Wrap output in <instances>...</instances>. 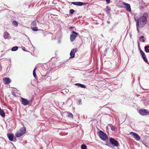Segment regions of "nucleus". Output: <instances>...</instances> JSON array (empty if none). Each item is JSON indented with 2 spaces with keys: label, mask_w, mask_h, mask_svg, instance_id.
Masks as SVG:
<instances>
[{
  "label": "nucleus",
  "mask_w": 149,
  "mask_h": 149,
  "mask_svg": "<svg viewBox=\"0 0 149 149\" xmlns=\"http://www.w3.org/2000/svg\"><path fill=\"white\" fill-rule=\"evenodd\" d=\"M148 15L147 12H144L143 15L139 17H134V20L136 23V30L138 33L140 32L139 29L143 28L146 24Z\"/></svg>",
  "instance_id": "f257e3e1"
},
{
  "label": "nucleus",
  "mask_w": 149,
  "mask_h": 149,
  "mask_svg": "<svg viewBox=\"0 0 149 149\" xmlns=\"http://www.w3.org/2000/svg\"><path fill=\"white\" fill-rule=\"evenodd\" d=\"M109 142H107L106 143L104 144L105 145L113 149L114 148L115 146L118 147L120 145L118 141L112 137H110L109 139Z\"/></svg>",
  "instance_id": "f03ea898"
},
{
  "label": "nucleus",
  "mask_w": 149,
  "mask_h": 149,
  "mask_svg": "<svg viewBox=\"0 0 149 149\" xmlns=\"http://www.w3.org/2000/svg\"><path fill=\"white\" fill-rule=\"evenodd\" d=\"M98 132L97 134L98 135L102 141L108 142L109 138L107 134L102 131L98 129Z\"/></svg>",
  "instance_id": "7ed1b4c3"
},
{
  "label": "nucleus",
  "mask_w": 149,
  "mask_h": 149,
  "mask_svg": "<svg viewBox=\"0 0 149 149\" xmlns=\"http://www.w3.org/2000/svg\"><path fill=\"white\" fill-rule=\"evenodd\" d=\"M138 112L141 116H148L149 117V110H148L142 108L138 110Z\"/></svg>",
  "instance_id": "20e7f679"
},
{
  "label": "nucleus",
  "mask_w": 149,
  "mask_h": 149,
  "mask_svg": "<svg viewBox=\"0 0 149 149\" xmlns=\"http://www.w3.org/2000/svg\"><path fill=\"white\" fill-rule=\"evenodd\" d=\"M78 34V33L74 31H72L70 35V41L71 42H73L75 40Z\"/></svg>",
  "instance_id": "39448f33"
},
{
  "label": "nucleus",
  "mask_w": 149,
  "mask_h": 149,
  "mask_svg": "<svg viewBox=\"0 0 149 149\" xmlns=\"http://www.w3.org/2000/svg\"><path fill=\"white\" fill-rule=\"evenodd\" d=\"M71 4H73L75 6H82L88 4V3H86L84 2H81L80 1L78 2H70Z\"/></svg>",
  "instance_id": "423d86ee"
},
{
  "label": "nucleus",
  "mask_w": 149,
  "mask_h": 149,
  "mask_svg": "<svg viewBox=\"0 0 149 149\" xmlns=\"http://www.w3.org/2000/svg\"><path fill=\"white\" fill-rule=\"evenodd\" d=\"M138 46L139 50V51L140 54H141L142 58L143 59L146 57V56L144 52L141 50L140 47V44L139 42L138 41H137Z\"/></svg>",
  "instance_id": "0eeeda50"
},
{
  "label": "nucleus",
  "mask_w": 149,
  "mask_h": 149,
  "mask_svg": "<svg viewBox=\"0 0 149 149\" xmlns=\"http://www.w3.org/2000/svg\"><path fill=\"white\" fill-rule=\"evenodd\" d=\"M122 97L123 98V100L122 101V102L123 104L127 105L129 104L130 100H131V98H127L125 96Z\"/></svg>",
  "instance_id": "6e6552de"
},
{
  "label": "nucleus",
  "mask_w": 149,
  "mask_h": 149,
  "mask_svg": "<svg viewBox=\"0 0 149 149\" xmlns=\"http://www.w3.org/2000/svg\"><path fill=\"white\" fill-rule=\"evenodd\" d=\"M122 4L125 6V9L128 12H131V8L130 5L129 4L127 3L124 2H122Z\"/></svg>",
  "instance_id": "1a4fd4ad"
},
{
  "label": "nucleus",
  "mask_w": 149,
  "mask_h": 149,
  "mask_svg": "<svg viewBox=\"0 0 149 149\" xmlns=\"http://www.w3.org/2000/svg\"><path fill=\"white\" fill-rule=\"evenodd\" d=\"M136 141L140 140L141 137L136 133L133 132H130V134Z\"/></svg>",
  "instance_id": "9d476101"
},
{
  "label": "nucleus",
  "mask_w": 149,
  "mask_h": 149,
  "mask_svg": "<svg viewBox=\"0 0 149 149\" xmlns=\"http://www.w3.org/2000/svg\"><path fill=\"white\" fill-rule=\"evenodd\" d=\"M78 51V49L77 48H74L72 49L70 53V58H73L75 56V54Z\"/></svg>",
  "instance_id": "9b49d317"
},
{
  "label": "nucleus",
  "mask_w": 149,
  "mask_h": 149,
  "mask_svg": "<svg viewBox=\"0 0 149 149\" xmlns=\"http://www.w3.org/2000/svg\"><path fill=\"white\" fill-rule=\"evenodd\" d=\"M21 101L22 104L25 106L29 104V102L27 99H25L22 97H21Z\"/></svg>",
  "instance_id": "f8f14e48"
},
{
  "label": "nucleus",
  "mask_w": 149,
  "mask_h": 149,
  "mask_svg": "<svg viewBox=\"0 0 149 149\" xmlns=\"http://www.w3.org/2000/svg\"><path fill=\"white\" fill-rule=\"evenodd\" d=\"M7 136L10 141H13V138L14 137V134L12 133H8Z\"/></svg>",
  "instance_id": "ddd939ff"
},
{
  "label": "nucleus",
  "mask_w": 149,
  "mask_h": 149,
  "mask_svg": "<svg viewBox=\"0 0 149 149\" xmlns=\"http://www.w3.org/2000/svg\"><path fill=\"white\" fill-rule=\"evenodd\" d=\"M3 81L5 84H8L11 81L10 79L8 77H4L3 78Z\"/></svg>",
  "instance_id": "4468645a"
},
{
  "label": "nucleus",
  "mask_w": 149,
  "mask_h": 149,
  "mask_svg": "<svg viewBox=\"0 0 149 149\" xmlns=\"http://www.w3.org/2000/svg\"><path fill=\"white\" fill-rule=\"evenodd\" d=\"M3 37L5 39H9L11 38L9 34L7 32H5L3 34Z\"/></svg>",
  "instance_id": "2eb2a0df"
},
{
  "label": "nucleus",
  "mask_w": 149,
  "mask_h": 149,
  "mask_svg": "<svg viewBox=\"0 0 149 149\" xmlns=\"http://www.w3.org/2000/svg\"><path fill=\"white\" fill-rule=\"evenodd\" d=\"M74 85L78 86V87H80L82 88H86V85H84L79 83H77L74 84Z\"/></svg>",
  "instance_id": "dca6fc26"
},
{
  "label": "nucleus",
  "mask_w": 149,
  "mask_h": 149,
  "mask_svg": "<svg viewBox=\"0 0 149 149\" xmlns=\"http://www.w3.org/2000/svg\"><path fill=\"white\" fill-rule=\"evenodd\" d=\"M104 10L107 14H109L110 12L111 9L108 6H107L106 8L104 9Z\"/></svg>",
  "instance_id": "f3484780"
},
{
  "label": "nucleus",
  "mask_w": 149,
  "mask_h": 149,
  "mask_svg": "<svg viewBox=\"0 0 149 149\" xmlns=\"http://www.w3.org/2000/svg\"><path fill=\"white\" fill-rule=\"evenodd\" d=\"M66 113H67V117L73 119V114L71 113L68 112L66 111Z\"/></svg>",
  "instance_id": "a211bd4d"
},
{
  "label": "nucleus",
  "mask_w": 149,
  "mask_h": 149,
  "mask_svg": "<svg viewBox=\"0 0 149 149\" xmlns=\"http://www.w3.org/2000/svg\"><path fill=\"white\" fill-rule=\"evenodd\" d=\"M144 49L146 53H149V44L146 45L144 46Z\"/></svg>",
  "instance_id": "6ab92c4d"
},
{
  "label": "nucleus",
  "mask_w": 149,
  "mask_h": 149,
  "mask_svg": "<svg viewBox=\"0 0 149 149\" xmlns=\"http://www.w3.org/2000/svg\"><path fill=\"white\" fill-rule=\"evenodd\" d=\"M109 125L110 126L111 130L113 131L117 130V128L111 124H109Z\"/></svg>",
  "instance_id": "aec40b11"
},
{
  "label": "nucleus",
  "mask_w": 149,
  "mask_h": 149,
  "mask_svg": "<svg viewBox=\"0 0 149 149\" xmlns=\"http://www.w3.org/2000/svg\"><path fill=\"white\" fill-rule=\"evenodd\" d=\"M26 131V128L25 127H22L19 130V131L23 134H24Z\"/></svg>",
  "instance_id": "412c9836"
},
{
  "label": "nucleus",
  "mask_w": 149,
  "mask_h": 149,
  "mask_svg": "<svg viewBox=\"0 0 149 149\" xmlns=\"http://www.w3.org/2000/svg\"><path fill=\"white\" fill-rule=\"evenodd\" d=\"M23 134L19 131H17L15 134V136L17 137H19L23 135Z\"/></svg>",
  "instance_id": "4be33fe9"
},
{
  "label": "nucleus",
  "mask_w": 149,
  "mask_h": 149,
  "mask_svg": "<svg viewBox=\"0 0 149 149\" xmlns=\"http://www.w3.org/2000/svg\"><path fill=\"white\" fill-rule=\"evenodd\" d=\"M0 115L2 117H4L5 116V113L4 111L1 109H0Z\"/></svg>",
  "instance_id": "5701e85b"
},
{
  "label": "nucleus",
  "mask_w": 149,
  "mask_h": 149,
  "mask_svg": "<svg viewBox=\"0 0 149 149\" xmlns=\"http://www.w3.org/2000/svg\"><path fill=\"white\" fill-rule=\"evenodd\" d=\"M32 26L36 27L37 25V23L36 20H34L31 23Z\"/></svg>",
  "instance_id": "b1692460"
},
{
  "label": "nucleus",
  "mask_w": 149,
  "mask_h": 149,
  "mask_svg": "<svg viewBox=\"0 0 149 149\" xmlns=\"http://www.w3.org/2000/svg\"><path fill=\"white\" fill-rule=\"evenodd\" d=\"M81 149H87V146L85 144H82L81 146Z\"/></svg>",
  "instance_id": "393cba45"
},
{
  "label": "nucleus",
  "mask_w": 149,
  "mask_h": 149,
  "mask_svg": "<svg viewBox=\"0 0 149 149\" xmlns=\"http://www.w3.org/2000/svg\"><path fill=\"white\" fill-rule=\"evenodd\" d=\"M18 49V47L17 46H15L13 47L11 49V50L12 51H17Z\"/></svg>",
  "instance_id": "a878e982"
},
{
  "label": "nucleus",
  "mask_w": 149,
  "mask_h": 149,
  "mask_svg": "<svg viewBox=\"0 0 149 149\" xmlns=\"http://www.w3.org/2000/svg\"><path fill=\"white\" fill-rule=\"evenodd\" d=\"M108 49H109L108 48H107L105 49V50L104 51V52L103 57L104 56H106V55L107 54V51L108 50Z\"/></svg>",
  "instance_id": "bb28decb"
},
{
  "label": "nucleus",
  "mask_w": 149,
  "mask_h": 149,
  "mask_svg": "<svg viewBox=\"0 0 149 149\" xmlns=\"http://www.w3.org/2000/svg\"><path fill=\"white\" fill-rule=\"evenodd\" d=\"M12 24L13 26L16 27L18 26V23L16 21H13L12 22Z\"/></svg>",
  "instance_id": "cd10ccee"
},
{
  "label": "nucleus",
  "mask_w": 149,
  "mask_h": 149,
  "mask_svg": "<svg viewBox=\"0 0 149 149\" xmlns=\"http://www.w3.org/2000/svg\"><path fill=\"white\" fill-rule=\"evenodd\" d=\"M75 12V11L73 9H71L69 10V13L71 15L73 14Z\"/></svg>",
  "instance_id": "c85d7f7f"
},
{
  "label": "nucleus",
  "mask_w": 149,
  "mask_h": 149,
  "mask_svg": "<svg viewBox=\"0 0 149 149\" xmlns=\"http://www.w3.org/2000/svg\"><path fill=\"white\" fill-rule=\"evenodd\" d=\"M31 29L33 31H37L38 30V27L36 26H33L31 28Z\"/></svg>",
  "instance_id": "c756f323"
},
{
  "label": "nucleus",
  "mask_w": 149,
  "mask_h": 149,
  "mask_svg": "<svg viewBox=\"0 0 149 149\" xmlns=\"http://www.w3.org/2000/svg\"><path fill=\"white\" fill-rule=\"evenodd\" d=\"M143 60L144 62H145L147 64H148L149 65V62H148L147 60V59L146 58V57L144 59H143Z\"/></svg>",
  "instance_id": "7c9ffc66"
},
{
  "label": "nucleus",
  "mask_w": 149,
  "mask_h": 149,
  "mask_svg": "<svg viewBox=\"0 0 149 149\" xmlns=\"http://www.w3.org/2000/svg\"><path fill=\"white\" fill-rule=\"evenodd\" d=\"M36 68H35L33 71V75L34 77H36V73L35 71H36Z\"/></svg>",
  "instance_id": "2f4dec72"
},
{
  "label": "nucleus",
  "mask_w": 149,
  "mask_h": 149,
  "mask_svg": "<svg viewBox=\"0 0 149 149\" xmlns=\"http://www.w3.org/2000/svg\"><path fill=\"white\" fill-rule=\"evenodd\" d=\"M77 102L79 104H81V99H79V100H77Z\"/></svg>",
  "instance_id": "473e14b6"
},
{
  "label": "nucleus",
  "mask_w": 149,
  "mask_h": 149,
  "mask_svg": "<svg viewBox=\"0 0 149 149\" xmlns=\"http://www.w3.org/2000/svg\"><path fill=\"white\" fill-rule=\"evenodd\" d=\"M75 28L73 26H70L69 27V29L71 30L72 29H74Z\"/></svg>",
  "instance_id": "72a5a7b5"
},
{
  "label": "nucleus",
  "mask_w": 149,
  "mask_h": 149,
  "mask_svg": "<svg viewBox=\"0 0 149 149\" xmlns=\"http://www.w3.org/2000/svg\"><path fill=\"white\" fill-rule=\"evenodd\" d=\"M139 40L141 42H145L146 40L144 39H141L140 40Z\"/></svg>",
  "instance_id": "f704fd0d"
},
{
  "label": "nucleus",
  "mask_w": 149,
  "mask_h": 149,
  "mask_svg": "<svg viewBox=\"0 0 149 149\" xmlns=\"http://www.w3.org/2000/svg\"><path fill=\"white\" fill-rule=\"evenodd\" d=\"M144 38V36H143L142 35V36H141L139 37V40H140V39H141L142 38Z\"/></svg>",
  "instance_id": "c9c22d12"
},
{
  "label": "nucleus",
  "mask_w": 149,
  "mask_h": 149,
  "mask_svg": "<svg viewBox=\"0 0 149 149\" xmlns=\"http://www.w3.org/2000/svg\"><path fill=\"white\" fill-rule=\"evenodd\" d=\"M106 3L107 4L110 3L111 0H105Z\"/></svg>",
  "instance_id": "e433bc0d"
},
{
  "label": "nucleus",
  "mask_w": 149,
  "mask_h": 149,
  "mask_svg": "<svg viewBox=\"0 0 149 149\" xmlns=\"http://www.w3.org/2000/svg\"><path fill=\"white\" fill-rule=\"evenodd\" d=\"M142 143L145 146H147L148 147V146L147 145V143H145V142H144L143 141H142Z\"/></svg>",
  "instance_id": "4c0bfd02"
},
{
  "label": "nucleus",
  "mask_w": 149,
  "mask_h": 149,
  "mask_svg": "<svg viewBox=\"0 0 149 149\" xmlns=\"http://www.w3.org/2000/svg\"><path fill=\"white\" fill-rule=\"evenodd\" d=\"M22 49L24 51H26V48L24 47H23L22 48Z\"/></svg>",
  "instance_id": "58836bf2"
},
{
  "label": "nucleus",
  "mask_w": 149,
  "mask_h": 149,
  "mask_svg": "<svg viewBox=\"0 0 149 149\" xmlns=\"http://www.w3.org/2000/svg\"><path fill=\"white\" fill-rule=\"evenodd\" d=\"M109 79H110L109 78H105L104 80H105L106 81H108L109 80Z\"/></svg>",
  "instance_id": "ea45409f"
},
{
  "label": "nucleus",
  "mask_w": 149,
  "mask_h": 149,
  "mask_svg": "<svg viewBox=\"0 0 149 149\" xmlns=\"http://www.w3.org/2000/svg\"><path fill=\"white\" fill-rule=\"evenodd\" d=\"M107 23L108 24H110V22L109 21L107 20Z\"/></svg>",
  "instance_id": "a19ab883"
},
{
  "label": "nucleus",
  "mask_w": 149,
  "mask_h": 149,
  "mask_svg": "<svg viewBox=\"0 0 149 149\" xmlns=\"http://www.w3.org/2000/svg\"><path fill=\"white\" fill-rule=\"evenodd\" d=\"M69 90L68 89H66V93H68L69 92Z\"/></svg>",
  "instance_id": "79ce46f5"
},
{
  "label": "nucleus",
  "mask_w": 149,
  "mask_h": 149,
  "mask_svg": "<svg viewBox=\"0 0 149 149\" xmlns=\"http://www.w3.org/2000/svg\"><path fill=\"white\" fill-rule=\"evenodd\" d=\"M12 95H13L14 96H15V95L14 94V93L13 92H12Z\"/></svg>",
  "instance_id": "37998d69"
},
{
  "label": "nucleus",
  "mask_w": 149,
  "mask_h": 149,
  "mask_svg": "<svg viewBox=\"0 0 149 149\" xmlns=\"http://www.w3.org/2000/svg\"><path fill=\"white\" fill-rule=\"evenodd\" d=\"M114 28V27L113 26L112 28H111V31H112V30Z\"/></svg>",
  "instance_id": "c03bdc74"
},
{
  "label": "nucleus",
  "mask_w": 149,
  "mask_h": 149,
  "mask_svg": "<svg viewBox=\"0 0 149 149\" xmlns=\"http://www.w3.org/2000/svg\"><path fill=\"white\" fill-rule=\"evenodd\" d=\"M134 81H135V79H134V77L133 78L132 82L133 83H134Z\"/></svg>",
  "instance_id": "a18cd8bd"
},
{
  "label": "nucleus",
  "mask_w": 149,
  "mask_h": 149,
  "mask_svg": "<svg viewBox=\"0 0 149 149\" xmlns=\"http://www.w3.org/2000/svg\"><path fill=\"white\" fill-rule=\"evenodd\" d=\"M140 79V77H138V80H139Z\"/></svg>",
  "instance_id": "49530a36"
},
{
  "label": "nucleus",
  "mask_w": 149,
  "mask_h": 149,
  "mask_svg": "<svg viewBox=\"0 0 149 149\" xmlns=\"http://www.w3.org/2000/svg\"><path fill=\"white\" fill-rule=\"evenodd\" d=\"M131 77H132V78L133 77V74H131Z\"/></svg>",
  "instance_id": "de8ad7c7"
},
{
  "label": "nucleus",
  "mask_w": 149,
  "mask_h": 149,
  "mask_svg": "<svg viewBox=\"0 0 149 149\" xmlns=\"http://www.w3.org/2000/svg\"><path fill=\"white\" fill-rule=\"evenodd\" d=\"M58 43H60V40H59L58 41Z\"/></svg>",
  "instance_id": "09e8293b"
},
{
  "label": "nucleus",
  "mask_w": 149,
  "mask_h": 149,
  "mask_svg": "<svg viewBox=\"0 0 149 149\" xmlns=\"http://www.w3.org/2000/svg\"><path fill=\"white\" fill-rule=\"evenodd\" d=\"M146 149H149V148H146Z\"/></svg>",
  "instance_id": "8fccbe9b"
},
{
  "label": "nucleus",
  "mask_w": 149,
  "mask_h": 149,
  "mask_svg": "<svg viewBox=\"0 0 149 149\" xmlns=\"http://www.w3.org/2000/svg\"><path fill=\"white\" fill-rule=\"evenodd\" d=\"M68 134V133L66 132V134H65L66 135H67Z\"/></svg>",
  "instance_id": "3c124183"
},
{
  "label": "nucleus",
  "mask_w": 149,
  "mask_h": 149,
  "mask_svg": "<svg viewBox=\"0 0 149 149\" xmlns=\"http://www.w3.org/2000/svg\"><path fill=\"white\" fill-rule=\"evenodd\" d=\"M66 15H67V16H69V15H68V14H66Z\"/></svg>",
  "instance_id": "603ef678"
},
{
  "label": "nucleus",
  "mask_w": 149,
  "mask_h": 149,
  "mask_svg": "<svg viewBox=\"0 0 149 149\" xmlns=\"http://www.w3.org/2000/svg\"><path fill=\"white\" fill-rule=\"evenodd\" d=\"M140 75L141 76L142 75L141 74V73H140Z\"/></svg>",
  "instance_id": "864d4df0"
},
{
  "label": "nucleus",
  "mask_w": 149,
  "mask_h": 149,
  "mask_svg": "<svg viewBox=\"0 0 149 149\" xmlns=\"http://www.w3.org/2000/svg\"><path fill=\"white\" fill-rule=\"evenodd\" d=\"M101 36H102V37H103V36L102 35H101Z\"/></svg>",
  "instance_id": "5fc2aeb1"
},
{
  "label": "nucleus",
  "mask_w": 149,
  "mask_h": 149,
  "mask_svg": "<svg viewBox=\"0 0 149 149\" xmlns=\"http://www.w3.org/2000/svg\"><path fill=\"white\" fill-rule=\"evenodd\" d=\"M126 116H127V114H126Z\"/></svg>",
  "instance_id": "6e6d98bb"
},
{
  "label": "nucleus",
  "mask_w": 149,
  "mask_h": 149,
  "mask_svg": "<svg viewBox=\"0 0 149 149\" xmlns=\"http://www.w3.org/2000/svg\"><path fill=\"white\" fill-rule=\"evenodd\" d=\"M107 127H108L107 126L106 127V128H107Z\"/></svg>",
  "instance_id": "4d7b16f0"
},
{
  "label": "nucleus",
  "mask_w": 149,
  "mask_h": 149,
  "mask_svg": "<svg viewBox=\"0 0 149 149\" xmlns=\"http://www.w3.org/2000/svg\"><path fill=\"white\" fill-rule=\"evenodd\" d=\"M118 149H119V148H118Z\"/></svg>",
  "instance_id": "13d9d810"
}]
</instances>
